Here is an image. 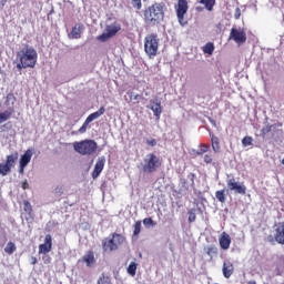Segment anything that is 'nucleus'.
Segmentation results:
<instances>
[{
  "label": "nucleus",
  "instance_id": "1",
  "mask_svg": "<svg viewBox=\"0 0 284 284\" xmlns=\"http://www.w3.org/2000/svg\"><path fill=\"white\" fill-rule=\"evenodd\" d=\"M39 54L37 50L28 44H24L23 48L17 52V68L18 70H26L27 68H34Z\"/></svg>",
  "mask_w": 284,
  "mask_h": 284
},
{
  "label": "nucleus",
  "instance_id": "2",
  "mask_svg": "<svg viewBox=\"0 0 284 284\" xmlns=\"http://www.w3.org/2000/svg\"><path fill=\"white\" fill-rule=\"evenodd\" d=\"M165 19L163 6L155 2L143 10V21L146 26H160Z\"/></svg>",
  "mask_w": 284,
  "mask_h": 284
},
{
  "label": "nucleus",
  "instance_id": "3",
  "mask_svg": "<svg viewBox=\"0 0 284 284\" xmlns=\"http://www.w3.org/2000/svg\"><path fill=\"white\" fill-rule=\"evenodd\" d=\"M126 239L121 233H111L109 237H104L102 240V251L104 254H112V252H116L123 243H125Z\"/></svg>",
  "mask_w": 284,
  "mask_h": 284
},
{
  "label": "nucleus",
  "instance_id": "4",
  "mask_svg": "<svg viewBox=\"0 0 284 284\" xmlns=\"http://www.w3.org/2000/svg\"><path fill=\"white\" fill-rule=\"evenodd\" d=\"M163 165V160L154 153H149L143 160L142 170L144 174H154Z\"/></svg>",
  "mask_w": 284,
  "mask_h": 284
},
{
  "label": "nucleus",
  "instance_id": "5",
  "mask_svg": "<svg viewBox=\"0 0 284 284\" xmlns=\"http://www.w3.org/2000/svg\"><path fill=\"white\" fill-rule=\"evenodd\" d=\"M98 148L99 145L94 140H82L73 143V150H75L78 154H81L82 156H92V154L97 152Z\"/></svg>",
  "mask_w": 284,
  "mask_h": 284
},
{
  "label": "nucleus",
  "instance_id": "6",
  "mask_svg": "<svg viewBox=\"0 0 284 284\" xmlns=\"http://www.w3.org/2000/svg\"><path fill=\"white\" fill-rule=\"evenodd\" d=\"M144 52L149 59H154L159 54V36L156 33L148 34L144 38Z\"/></svg>",
  "mask_w": 284,
  "mask_h": 284
},
{
  "label": "nucleus",
  "instance_id": "7",
  "mask_svg": "<svg viewBox=\"0 0 284 284\" xmlns=\"http://www.w3.org/2000/svg\"><path fill=\"white\" fill-rule=\"evenodd\" d=\"M119 32H121V23L113 22L111 24H108L104 29V32L98 37V41L105 43V41L112 39V37H116Z\"/></svg>",
  "mask_w": 284,
  "mask_h": 284
},
{
  "label": "nucleus",
  "instance_id": "8",
  "mask_svg": "<svg viewBox=\"0 0 284 284\" xmlns=\"http://www.w3.org/2000/svg\"><path fill=\"white\" fill-rule=\"evenodd\" d=\"M190 7L187 6V0H178V4H175L176 18L180 26H187V20H185V16L187 14V10Z\"/></svg>",
  "mask_w": 284,
  "mask_h": 284
},
{
  "label": "nucleus",
  "instance_id": "9",
  "mask_svg": "<svg viewBox=\"0 0 284 284\" xmlns=\"http://www.w3.org/2000/svg\"><path fill=\"white\" fill-rule=\"evenodd\" d=\"M103 114H105V106H101L98 111L88 115L82 126L78 130L79 134H85V132H88V125H90L92 121H97V119L103 116Z\"/></svg>",
  "mask_w": 284,
  "mask_h": 284
},
{
  "label": "nucleus",
  "instance_id": "10",
  "mask_svg": "<svg viewBox=\"0 0 284 284\" xmlns=\"http://www.w3.org/2000/svg\"><path fill=\"white\" fill-rule=\"evenodd\" d=\"M229 39L235 41L237 45H243V43L247 41V33L245 32V29L232 28Z\"/></svg>",
  "mask_w": 284,
  "mask_h": 284
},
{
  "label": "nucleus",
  "instance_id": "11",
  "mask_svg": "<svg viewBox=\"0 0 284 284\" xmlns=\"http://www.w3.org/2000/svg\"><path fill=\"white\" fill-rule=\"evenodd\" d=\"M226 183L231 192H234L235 194H242V196H245V194H247V187L241 182H237L236 179H229Z\"/></svg>",
  "mask_w": 284,
  "mask_h": 284
},
{
  "label": "nucleus",
  "instance_id": "12",
  "mask_svg": "<svg viewBox=\"0 0 284 284\" xmlns=\"http://www.w3.org/2000/svg\"><path fill=\"white\" fill-rule=\"evenodd\" d=\"M52 252V235L47 234L44 243L39 245V254H50Z\"/></svg>",
  "mask_w": 284,
  "mask_h": 284
},
{
  "label": "nucleus",
  "instance_id": "13",
  "mask_svg": "<svg viewBox=\"0 0 284 284\" xmlns=\"http://www.w3.org/2000/svg\"><path fill=\"white\" fill-rule=\"evenodd\" d=\"M126 103H132V105H138V103L145 100L142 94L133 93L132 91H128L126 95L124 97Z\"/></svg>",
  "mask_w": 284,
  "mask_h": 284
},
{
  "label": "nucleus",
  "instance_id": "14",
  "mask_svg": "<svg viewBox=\"0 0 284 284\" xmlns=\"http://www.w3.org/2000/svg\"><path fill=\"white\" fill-rule=\"evenodd\" d=\"M83 32H85V26L83 23H75L69 33V39H81Z\"/></svg>",
  "mask_w": 284,
  "mask_h": 284
},
{
  "label": "nucleus",
  "instance_id": "15",
  "mask_svg": "<svg viewBox=\"0 0 284 284\" xmlns=\"http://www.w3.org/2000/svg\"><path fill=\"white\" fill-rule=\"evenodd\" d=\"M103 168H105V156L98 159L92 172V179H99L100 174L103 172Z\"/></svg>",
  "mask_w": 284,
  "mask_h": 284
},
{
  "label": "nucleus",
  "instance_id": "16",
  "mask_svg": "<svg viewBox=\"0 0 284 284\" xmlns=\"http://www.w3.org/2000/svg\"><path fill=\"white\" fill-rule=\"evenodd\" d=\"M274 239L280 245H284V222H281L275 229Z\"/></svg>",
  "mask_w": 284,
  "mask_h": 284
},
{
  "label": "nucleus",
  "instance_id": "17",
  "mask_svg": "<svg viewBox=\"0 0 284 284\" xmlns=\"http://www.w3.org/2000/svg\"><path fill=\"white\" fill-rule=\"evenodd\" d=\"M34 154L32 149H28L24 154L20 156L19 165H24L28 168L30 161H32V155Z\"/></svg>",
  "mask_w": 284,
  "mask_h": 284
},
{
  "label": "nucleus",
  "instance_id": "18",
  "mask_svg": "<svg viewBox=\"0 0 284 284\" xmlns=\"http://www.w3.org/2000/svg\"><path fill=\"white\" fill-rule=\"evenodd\" d=\"M204 254H207L210 261H214L219 256V247L214 244L204 247Z\"/></svg>",
  "mask_w": 284,
  "mask_h": 284
},
{
  "label": "nucleus",
  "instance_id": "19",
  "mask_svg": "<svg viewBox=\"0 0 284 284\" xmlns=\"http://www.w3.org/2000/svg\"><path fill=\"white\" fill-rule=\"evenodd\" d=\"M224 278H230L234 274V264L230 261H225L222 267Z\"/></svg>",
  "mask_w": 284,
  "mask_h": 284
},
{
  "label": "nucleus",
  "instance_id": "20",
  "mask_svg": "<svg viewBox=\"0 0 284 284\" xmlns=\"http://www.w3.org/2000/svg\"><path fill=\"white\" fill-rule=\"evenodd\" d=\"M82 261L85 263L87 267H92L97 263V260L94 258V251H88L83 255Z\"/></svg>",
  "mask_w": 284,
  "mask_h": 284
},
{
  "label": "nucleus",
  "instance_id": "21",
  "mask_svg": "<svg viewBox=\"0 0 284 284\" xmlns=\"http://www.w3.org/2000/svg\"><path fill=\"white\" fill-rule=\"evenodd\" d=\"M231 244H232V237H230V234L223 233L220 237V247L222 250H230Z\"/></svg>",
  "mask_w": 284,
  "mask_h": 284
},
{
  "label": "nucleus",
  "instance_id": "22",
  "mask_svg": "<svg viewBox=\"0 0 284 284\" xmlns=\"http://www.w3.org/2000/svg\"><path fill=\"white\" fill-rule=\"evenodd\" d=\"M17 161H19V152H13L10 155H7V160L4 163L12 170V168L17 165Z\"/></svg>",
  "mask_w": 284,
  "mask_h": 284
},
{
  "label": "nucleus",
  "instance_id": "23",
  "mask_svg": "<svg viewBox=\"0 0 284 284\" xmlns=\"http://www.w3.org/2000/svg\"><path fill=\"white\" fill-rule=\"evenodd\" d=\"M211 145L215 154H219V152H221V140L219 139V136L211 134Z\"/></svg>",
  "mask_w": 284,
  "mask_h": 284
},
{
  "label": "nucleus",
  "instance_id": "24",
  "mask_svg": "<svg viewBox=\"0 0 284 284\" xmlns=\"http://www.w3.org/2000/svg\"><path fill=\"white\" fill-rule=\"evenodd\" d=\"M151 110L156 119H161V113L163 112L161 109V102L151 101Z\"/></svg>",
  "mask_w": 284,
  "mask_h": 284
},
{
  "label": "nucleus",
  "instance_id": "25",
  "mask_svg": "<svg viewBox=\"0 0 284 284\" xmlns=\"http://www.w3.org/2000/svg\"><path fill=\"white\" fill-rule=\"evenodd\" d=\"M203 159L206 165H213V168H216V162H214V154L212 152L205 153Z\"/></svg>",
  "mask_w": 284,
  "mask_h": 284
},
{
  "label": "nucleus",
  "instance_id": "26",
  "mask_svg": "<svg viewBox=\"0 0 284 284\" xmlns=\"http://www.w3.org/2000/svg\"><path fill=\"white\" fill-rule=\"evenodd\" d=\"M4 252L9 256H12V254H14V252H17V244H14V242H12V241L8 242L4 247Z\"/></svg>",
  "mask_w": 284,
  "mask_h": 284
},
{
  "label": "nucleus",
  "instance_id": "27",
  "mask_svg": "<svg viewBox=\"0 0 284 284\" xmlns=\"http://www.w3.org/2000/svg\"><path fill=\"white\" fill-rule=\"evenodd\" d=\"M200 3L204 6L209 12L214 10V6H216V0H200Z\"/></svg>",
  "mask_w": 284,
  "mask_h": 284
},
{
  "label": "nucleus",
  "instance_id": "28",
  "mask_svg": "<svg viewBox=\"0 0 284 284\" xmlns=\"http://www.w3.org/2000/svg\"><path fill=\"white\" fill-rule=\"evenodd\" d=\"M12 172V169L4 162L0 163V176H8Z\"/></svg>",
  "mask_w": 284,
  "mask_h": 284
},
{
  "label": "nucleus",
  "instance_id": "29",
  "mask_svg": "<svg viewBox=\"0 0 284 284\" xmlns=\"http://www.w3.org/2000/svg\"><path fill=\"white\" fill-rule=\"evenodd\" d=\"M204 54H214V43L207 42L203 48H202Z\"/></svg>",
  "mask_w": 284,
  "mask_h": 284
},
{
  "label": "nucleus",
  "instance_id": "30",
  "mask_svg": "<svg viewBox=\"0 0 284 284\" xmlns=\"http://www.w3.org/2000/svg\"><path fill=\"white\" fill-rule=\"evenodd\" d=\"M11 116H12V110H7L0 113V123H6V121H8V119H10Z\"/></svg>",
  "mask_w": 284,
  "mask_h": 284
},
{
  "label": "nucleus",
  "instance_id": "31",
  "mask_svg": "<svg viewBox=\"0 0 284 284\" xmlns=\"http://www.w3.org/2000/svg\"><path fill=\"white\" fill-rule=\"evenodd\" d=\"M136 267H138L136 262H131L130 265L128 266V274H130V276H136Z\"/></svg>",
  "mask_w": 284,
  "mask_h": 284
},
{
  "label": "nucleus",
  "instance_id": "32",
  "mask_svg": "<svg viewBox=\"0 0 284 284\" xmlns=\"http://www.w3.org/2000/svg\"><path fill=\"white\" fill-rule=\"evenodd\" d=\"M97 284H112V280L110 278V276L102 274L99 278Z\"/></svg>",
  "mask_w": 284,
  "mask_h": 284
},
{
  "label": "nucleus",
  "instance_id": "33",
  "mask_svg": "<svg viewBox=\"0 0 284 284\" xmlns=\"http://www.w3.org/2000/svg\"><path fill=\"white\" fill-rule=\"evenodd\" d=\"M210 152V145L209 144H201L200 149L197 151V156H203V154H207Z\"/></svg>",
  "mask_w": 284,
  "mask_h": 284
},
{
  "label": "nucleus",
  "instance_id": "34",
  "mask_svg": "<svg viewBox=\"0 0 284 284\" xmlns=\"http://www.w3.org/2000/svg\"><path fill=\"white\" fill-rule=\"evenodd\" d=\"M141 221H136L133 226V236H135V239H139V234H141Z\"/></svg>",
  "mask_w": 284,
  "mask_h": 284
},
{
  "label": "nucleus",
  "instance_id": "35",
  "mask_svg": "<svg viewBox=\"0 0 284 284\" xmlns=\"http://www.w3.org/2000/svg\"><path fill=\"white\" fill-rule=\"evenodd\" d=\"M215 199H217L220 203H225V190L216 191Z\"/></svg>",
  "mask_w": 284,
  "mask_h": 284
},
{
  "label": "nucleus",
  "instance_id": "36",
  "mask_svg": "<svg viewBox=\"0 0 284 284\" xmlns=\"http://www.w3.org/2000/svg\"><path fill=\"white\" fill-rule=\"evenodd\" d=\"M272 128H274V125L272 124H267L266 126H264L262 130H261V136L263 139H265V136H267V134H270V132H272Z\"/></svg>",
  "mask_w": 284,
  "mask_h": 284
},
{
  "label": "nucleus",
  "instance_id": "37",
  "mask_svg": "<svg viewBox=\"0 0 284 284\" xmlns=\"http://www.w3.org/2000/svg\"><path fill=\"white\" fill-rule=\"evenodd\" d=\"M130 4L134 10H141V8H143V2L141 0H130Z\"/></svg>",
  "mask_w": 284,
  "mask_h": 284
},
{
  "label": "nucleus",
  "instance_id": "38",
  "mask_svg": "<svg viewBox=\"0 0 284 284\" xmlns=\"http://www.w3.org/2000/svg\"><path fill=\"white\" fill-rule=\"evenodd\" d=\"M23 210L24 212H27V214H29V216L32 215V204H30V202L28 201L23 202Z\"/></svg>",
  "mask_w": 284,
  "mask_h": 284
},
{
  "label": "nucleus",
  "instance_id": "39",
  "mask_svg": "<svg viewBox=\"0 0 284 284\" xmlns=\"http://www.w3.org/2000/svg\"><path fill=\"white\" fill-rule=\"evenodd\" d=\"M187 214H189V223H194V221H196V213L194 212V210H190Z\"/></svg>",
  "mask_w": 284,
  "mask_h": 284
},
{
  "label": "nucleus",
  "instance_id": "40",
  "mask_svg": "<svg viewBox=\"0 0 284 284\" xmlns=\"http://www.w3.org/2000/svg\"><path fill=\"white\" fill-rule=\"evenodd\" d=\"M252 141H253L252 136H245L242 140V145L244 146L252 145Z\"/></svg>",
  "mask_w": 284,
  "mask_h": 284
},
{
  "label": "nucleus",
  "instance_id": "41",
  "mask_svg": "<svg viewBox=\"0 0 284 284\" xmlns=\"http://www.w3.org/2000/svg\"><path fill=\"white\" fill-rule=\"evenodd\" d=\"M143 224L144 225H151L152 227H154V225H156V223L154 222V220H152V217H146L143 220Z\"/></svg>",
  "mask_w": 284,
  "mask_h": 284
},
{
  "label": "nucleus",
  "instance_id": "42",
  "mask_svg": "<svg viewBox=\"0 0 284 284\" xmlns=\"http://www.w3.org/2000/svg\"><path fill=\"white\" fill-rule=\"evenodd\" d=\"M187 179L191 181V185H194V181L196 179V174L194 173H189Z\"/></svg>",
  "mask_w": 284,
  "mask_h": 284
},
{
  "label": "nucleus",
  "instance_id": "43",
  "mask_svg": "<svg viewBox=\"0 0 284 284\" xmlns=\"http://www.w3.org/2000/svg\"><path fill=\"white\" fill-rule=\"evenodd\" d=\"M146 145H150L151 148H155L156 139L146 140Z\"/></svg>",
  "mask_w": 284,
  "mask_h": 284
},
{
  "label": "nucleus",
  "instance_id": "44",
  "mask_svg": "<svg viewBox=\"0 0 284 284\" xmlns=\"http://www.w3.org/2000/svg\"><path fill=\"white\" fill-rule=\"evenodd\" d=\"M234 19H241V8L235 9Z\"/></svg>",
  "mask_w": 284,
  "mask_h": 284
},
{
  "label": "nucleus",
  "instance_id": "45",
  "mask_svg": "<svg viewBox=\"0 0 284 284\" xmlns=\"http://www.w3.org/2000/svg\"><path fill=\"white\" fill-rule=\"evenodd\" d=\"M26 165L19 164V174H26Z\"/></svg>",
  "mask_w": 284,
  "mask_h": 284
},
{
  "label": "nucleus",
  "instance_id": "46",
  "mask_svg": "<svg viewBox=\"0 0 284 284\" xmlns=\"http://www.w3.org/2000/svg\"><path fill=\"white\" fill-rule=\"evenodd\" d=\"M30 189V184L28 183V180H26L24 182H22V190H29Z\"/></svg>",
  "mask_w": 284,
  "mask_h": 284
},
{
  "label": "nucleus",
  "instance_id": "47",
  "mask_svg": "<svg viewBox=\"0 0 284 284\" xmlns=\"http://www.w3.org/2000/svg\"><path fill=\"white\" fill-rule=\"evenodd\" d=\"M37 263H38L37 257H36V256H32L30 264H31V265H37Z\"/></svg>",
  "mask_w": 284,
  "mask_h": 284
},
{
  "label": "nucleus",
  "instance_id": "48",
  "mask_svg": "<svg viewBox=\"0 0 284 284\" xmlns=\"http://www.w3.org/2000/svg\"><path fill=\"white\" fill-rule=\"evenodd\" d=\"M43 261H44V263H50V261H52V258H50V256H47V258L43 257Z\"/></svg>",
  "mask_w": 284,
  "mask_h": 284
},
{
  "label": "nucleus",
  "instance_id": "49",
  "mask_svg": "<svg viewBox=\"0 0 284 284\" xmlns=\"http://www.w3.org/2000/svg\"><path fill=\"white\" fill-rule=\"evenodd\" d=\"M1 6H6L8 3V0H0Z\"/></svg>",
  "mask_w": 284,
  "mask_h": 284
},
{
  "label": "nucleus",
  "instance_id": "50",
  "mask_svg": "<svg viewBox=\"0 0 284 284\" xmlns=\"http://www.w3.org/2000/svg\"><path fill=\"white\" fill-rule=\"evenodd\" d=\"M247 284H256V281H250Z\"/></svg>",
  "mask_w": 284,
  "mask_h": 284
},
{
  "label": "nucleus",
  "instance_id": "51",
  "mask_svg": "<svg viewBox=\"0 0 284 284\" xmlns=\"http://www.w3.org/2000/svg\"><path fill=\"white\" fill-rule=\"evenodd\" d=\"M282 165H284V159L282 160Z\"/></svg>",
  "mask_w": 284,
  "mask_h": 284
},
{
  "label": "nucleus",
  "instance_id": "52",
  "mask_svg": "<svg viewBox=\"0 0 284 284\" xmlns=\"http://www.w3.org/2000/svg\"><path fill=\"white\" fill-rule=\"evenodd\" d=\"M72 134H77V133L73 131Z\"/></svg>",
  "mask_w": 284,
  "mask_h": 284
}]
</instances>
